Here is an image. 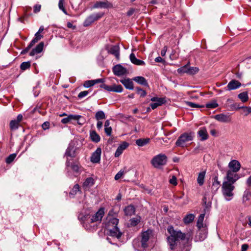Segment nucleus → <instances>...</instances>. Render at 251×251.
<instances>
[{
  "mask_svg": "<svg viewBox=\"0 0 251 251\" xmlns=\"http://www.w3.org/2000/svg\"><path fill=\"white\" fill-rule=\"evenodd\" d=\"M112 211H109L104 223L108 231V235L119 239L121 238L123 233L117 226L119 223V219L114 217L112 215Z\"/></svg>",
  "mask_w": 251,
  "mask_h": 251,
  "instance_id": "nucleus-1",
  "label": "nucleus"
},
{
  "mask_svg": "<svg viewBox=\"0 0 251 251\" xmlns=\"http://www.w3.org/2000/svg\"><path fill=\"white\" fill-rule=\"evenodd\" d=\"M167 230L170 234L167 238L170 248L171 250H174L177 245V241L180 240H184L186 237V235L179 230L174 229L172 226H169Z\"/></svg>",
  "mask_w": 251,
  "mask_h": 251,
  "instance_id": "nucleus-2",
  "label": "nucleus"
},
{
  "mask_svg": "<svg viewBox=\"0 0 251 251\" xmlns=\"http://www.w3.org/2000/svg\"><path fill=\"white\" fill-rule=\"evenodd\" d=\"M234 183L229 181H224L222 185V192L225 200H231L234 196L233 190L235 189Z\"/></svg>",
  "mask_w": 251,
  "mask_h": 251,
  "instance_id": "nucleus-3",
  "label": "nucleus"
},
{
  "mask_svg": "<svg viewBox=\"0 0 251 251\" xmlns=\"http://www.w3.org/2000/svg\"><path fill=\"white\" fill-rule=\"evenodd\" d=\"M194 134L193 132H185L181 134L176 142V146L182 148L187 147L186 143L193 140Z\"/></svg>",
  "mask_w": 251,
  "mask_h": 251,
  "instance_id": "nucleus-4",
  "label": "nucleus"
},
{
  "mask_svg": "<svg viewBox=\"0 0 251 251\" xmlns=\"http://www.w3.org/2000/svg\"><path fill=\"white\" fill-rule=\"evenodd\" d=\"M167 161V156L164 154L160 153L152 158L151 164L154 168H160L161 166L166 165Z\"/></svg>",
  "mask_w": 251,
  "mask_h": 251,
  "instance_id": "nucleus-5",
  "label": "nucleus"
},
{
  "mask_svg": "<svg viewBox=\"0 0 251 251\" xmlns=\"http://www.w3.org/2000/svg\"><path fill=\"white\" fill-rule=\"evenodd\" d=\"M152 235V231L151 229H148L142 233L141 244L143 248L145 249L148 247L149 240Z\"/></svg>",
  "mask_w": 251,
  "mask_h": 251,
  "instance_id": "nucleus-6",
  "label": "nucleus"
},
{
  "mask_svg": "<svg viewBox=\"0 0 251 251\" xmlns=\"http://www.w3.org/2000/svg\"><path fill=\"white\" fill-rule=\"evenodd\" d=\"M75 151L74 147L70 145L66 150L64 156L66 157V166H70V161L69 157L74 158L75 157Z\"/></svg>",
  "mask_w": 251,
  "mask_h": 251,
  "instance_id": "nucleus-7",
  "label": "nucleus"
},
{
  "mask_svg": "<svg viewBox=\"0 0 251 251\" xmlns=\"http://www.w3.org/2000/svg\"><path fill=\"white\" fill-rule=\"evenodd\" d=\"M103 15L102 13H98L92 14L88 17L84 22V25L85 26H89L95 21L100 18Z\"/></svg>",
  "mask_w": 251,
  "mask_h": 251,
  "instance_id": "nucleus-8",
  "label": "nucleus"
},
{
  "mask_svg": "<svg viewBox=\"0 0 251 251\" xmlns=\"http://www.w3.org/2000/svg\"><path fill=\"white\" fill-rule=\"evenodd\" d=\"M104 214V209L101 207L99 209V210L93 215L90 219L91 223L100 222L101 221L102 217Z\"/></svg>",
  "mask_w": 251,
  "mask_h": 251,
  "instance_id": "nucleus-9",
  "label": "nucleus"
},
{
  "mask_svg": "<svg viewBox=\"0 0 251 251\" xmlns=\"http://www.w3.org/2000/svg\"><path fill=\"white\" fill-rule=\"evenodd\" d=\"M239 177L237 174V172L233 171L228 170L226 173V181H229L231 183H234L238 179Z\"/></svg>",
  "mask_w": 251,
  "mask_h": 251,
  "instance_id": "nucleus-10",
  "label": "nucleus"
},
{
  "mask_svg": "<svg viewBox=\"0 0 251 251\" xmlns=\"http://www.w3.org/2000/svg\"><path fill=\"white\" fill-rule=\"evenodd\" d=\"M112 4L107 0L103 1H97L93 6V8H111Z\"/></svg>",
  "mask_w": 251,
  "mask_h": 251,
  "instance_id": "nucleus-11",
  "label": "nucleus"
},
{
  "mask_svg": "<svg viewBox=\"0 0 251 251\" xmlns=\"http://www.w3.org/2000/svg\"><path fill=\"white\" fill-rule=\"evenodd\" d=\"M101 153V149L100 148H98L95 152H94L91 156V161L94 163H99L100 159Z\"/></svg>",
  "mask_w": 251,
  "mask_h": 251,
  "instance_id": "nucleus-12",
  "label": "nucleus"
},
{
  "mask_svg": "<svg viewBox=\"0 0 251 251\" xmlns=\"http://www.w3.org/2000/svg\"><path fill=\"white\" fill-rule=\"evenodd\" d=\"M106 50L108 53L114 55L117 59H119L120 47L118 45L112 46L109 48L107 47Z\"/></svg>",
  "mask_w": 251,
  "mask_h": 251,
  "instance_id": "nucleus-13",
  "label": "nucleus"
},
{
  "mask_svg": "<svg viewBox=\"0 0 251 251\" xmlns=\"http://www.w3.org/2000/svg\"><path fill=\"white\" fill-rule=\"evenodd\" d=\"M114 74L117 76H121L127 73L126 69L122 65L118 64L115 66L113 68Z\"/></svg>",
  "mask_w": 251,
  "mask_h": 251,
  "instance_id": "nucleus-14",
  "label": "nucleus"
},
{
  "mask_svg": "<svg viewBox=\"0 0 251 251\" xmlns=\"http://www.w3.org/2000/svg\"><path fill=\"white\" fill-rule=\"evenodd\" d=\"M241 83L238 80L232 79L228 83L227 85V90L231 91L236 90L241 86Z\"/></svg>",
  "mask_w": 251,
  "mask_h": 251,
  "instance_id": "nucleus-15",
  "label": "nucleus"
},
{
  "mask_svg": "<svg viewBox=\"0 0 251 251\" xmlns=\"http://www.w3.org/2000/svg\"><path fill=\"white\" fill-rule=\"evenodd\" d=\"M229 170L238 172L241 168V164L239 161L236 160H231L228 164Z\"/></svg>",
  "mask_w": 251,
  "mask_h": 251,
  "instance_id": "nucleus-16",
  "label": "nucleus"
},
{
  "mask_svg": "<svg viewBox=\"0 0 251 251\" xmlns=\"http://www.w3.org/2000/svg\"><path fill=\"white\" fill-rule=\"evenodd\" d=\"M221 186L220 182L218 180L217 176H215L212 179L211 191L213 193H215Z\"/></svg>",
  "mask_w": 251,
  "mask_h": 251,
  "instance_id": "nucleus-17",
  "label": "nucleus"
},
{
  "mask_svg": "<svg viewBox=\"0 0 251 251\" xmlns=\"http://www.w3.org/2000/svg\"><path fill=\"white\" fill-rule=\"evenodd\" d=\"M214 119L222 123H227L230 121V116L224 114L216 115Z\"/></svg>",
  "mask_w": 251,
  "mask_h": 251,
  "instance_id": "nucleus-18",
  "label": "nucleus"
},
{
  "mask_svg": "<svg viewBox=\"0 0 251 251\" xmlns=\"http://www.w3.org/2000/svg\"><path fill=\"white\" fill-rule=\"evenodd\" d=\"M128 143L126 142H124L121 144L117 149L115 153V156L119 157L122 153L124 150L128 147Z\"/></svg>",
  "mask_w": 251,
  "mask_h": 251,
  "instance_id": "nucleus-19",
  "label": "nucleus"
},
{
  "mask_svg": "<svg viewBox=\"0 0 251 251\" xmlns=\"http://www.w3.org/2000/svg\"><path fill=\"white\" fill-rule=\"evenodd\" d=\"M103 82H104V79L102 78L87 80L84 83L83 86L84 87L89 88L94 85L96 84Z\"/></svg>",
  "mask_w": 251,
  "mask_h": 251,
  "instance_id": "nucleus-20",
  "label": "nucleus"
},
{
  "mask_svg": "<svg viewBox=\"0 0 251 251\" xmlns=\"http://www.w3.org/2000/svg\"><path fill=\"white\" fill-rule=\"evenodd\" d=\"M44 44L43 42L40 43L35 48L33 49L30 52V56H34L36 54L40 53L43 50Z\"/></svg>",
  "mask_w": 251,
  "mask_h": 251,
  "instance_id": "nucleus-21",
  "label": "nucleus"
},
{
  "mask_svg": "<svg viewBox=\"0 0 251 251\" xmlns=\"http://www.w3.org/2000/svg\"><path fill=\"white\" fill-rule=\"evenodd\" d=\"M130 60L133 64L136 65L142 66L145 65L144 61L137 59L135 54L133 53H131L130 55Z\"/></svg>",
  "mask_w": 251,
  "mask_h": 251,
  "instance_id": "nucleus-22",
  "label": "nucleus"
},
{
  "mask_svg": "<svg viewBox=\"0 0 251 251\" xmlns=\"http://www.w3.org/2000/svg\"><path fill=\"white\" fill-rule=\"evenodd\" d=\"M120 82L125 86V87L128 89H133V83L131 80L129 78L122 79Z\"/></svg>",
  "mask_w": 251,
  "mask_h": 251,
  "instance_id": "nucleus-23",
  "label": "nucleus"
},
{
  "mask_svg": "<svg viewBox=\"0 0 251 251\" xmlns=\"http://www.w3.org/2000/svg\"><path fill=\"white\" fill-rule=\"evenodd\" d=\"M198 136L201 138V140L204 141L208 138V134L205 127L201 128L198 132Z\"/></svg>",
  "mask_w": 251,
  "mask_h": 251,
  "instance_id": "nucleus-24",
  "label": "nucleus"
},
{
  "mask_svg": "<svg viewBox=\"0 0 251 251\" xmlns=\"http://www.w3.org/2000/svg\"><path fill=\"white\" fill-rule=\"evenodd\" d=\"M125 213L127 216H131L134 214L135 208L134 206L129 205L125 207Z\"/></svg>",
  "mask_w": 251,
  "mask_h": 251,
  "instance_id": "nucleus-25",
  "label": "nucleus"
},
{
  "mask_svg": "<svg viewBox=\"0 0 251 251\" xmlns=\"http://www.w3.org/2000/svg\"><path fill=\"white\" fill-rule=\"evenodd\" d=\"M133 80L141 85L148 86L147 80L143 76L135 77L133 78Z\"/></svg>",
  "mask_w": 251,
  "mask_h": 251,
  "instance_id": "nucleus-26",
  "label": "nucleus"
},
{
  "mask_svg": "<svg viewBox=\"0 0 251 251\" xmlns=\"http://www.w3.org/2000/svg\"><path fill=\"white\" fill-rule=\"evenodd\" d=\"M79 117L77 115H69L67 117L62 119L61 122L63 124H67L74 119H78Z\"/></svg>",
  "mask_w": 251,
  "mask_h": 251,
  "instance_id": "nucleus-27",
  "label": "nucleus"
},
{
  "mask_svg": "<svg viewBox=\"0 0 251 251\" xmlns=\"http://www.w3.org/2000/svg\"><path fill=\"white\" fill-rule=\"evenodd\" d=\"M90 136L92 141L96 143L99 142L100 140L99 135L94 130L90 131Z\"/></svg>",
  "mask_w": 251,
  "mask_h": 251,
  "instance_id": "nucleus-28",
  "label": "nucleus"
},
{
  "mask_svg": "<svg viewBox=\"0 0 251 251\" xmlns=\"http://www.w3.org/2000/svg\"><path fill=\"white\" fill-rule=\"evenodd\" d=\"M141 218L140 216H137L135 217L131 218L130 221V226H135L141 222Z\"/></svg>",
  "mask_w": 251,
  "mask_h": 251,
  "instance_id": "nucleus-29",
  "label": "nucleus"
},
{
  "mask_svg": "<svg viewBox=\"0 0 251 251\" xmlns=\"http://www.w3.org/2000/svg\"><path fill=\"white\" fill-rule=\"evenodd\" d=\"M195 217V215L193 214H188L184 217L183 222L185 224H189L193 221Z\"/></svg>",
  "mask_w": 251,
  "mask_h": 251,
  "instance_id": "nucleus-30",
  "label": "nucleus"
},
{
  "mask_svg": "<svg viewBox=\"0 0 251 251\" xmlns=\"http://www.w3.org/2000/svg\"><path fill=\"white\" fill-rule=\"evenodd\" d=\"M205 175V172H201L199 174L198 177L197 178L198 183L201 186L203 184L204 177Z\"/></svg>",
  "mask_w": 251,
  "mask_h": 251,
  "instance_id": "nucleus-31",
  "label": "nucleus"
},
{
  "mask_svg": "<svg viewBox=\"0 0 251 251\" xmlns=\"http://www.w3.org/2000/svg\"><path fill=\"white\" fill-rule=\"evenodd\" d=\"M150 142V139L149 138H145V139H139L136 140V144L140 146V147H143L147 144H148Z\"/></svg>",
  "mask_w": 251,
  "mask_h": 251,
  "instance_id": "nucleus-32",
  "label": "nucleus"
},
{
  "mask_svg": "<svg viewBox=\"0 0 251 251\" xmlns=\"http://www.w3.org/2000/svg\"><path fill=\"white\" fill-rule=\"evenodd\" d=\"M238 97L243 102H245L248 100L249 97L247 92H244L240 93Z\"/></svg>",
  "mask_w": 251,
  "mask_h": 251,
  "instance_id": "nucleus-33",
  "label": "nucleus"
},
{
  "mask_svg": "<svg viewBox=\"0 0 251 251\" xmlns=\"http://www.w3.org/2000/svg\"><path fill=\"white\" fill-rule=\"evenodd\" d=\"M204 216V214H201L199 217L197 224V226H198L199 229H201V227H203V222Z\"/></svg>",
  "mask_w": 251,
  "mask_h": 251,
  "instance_id": "nucleus-34",
  "label": "nucleus"
},
{
  "mask_svg": "<svg viewBox=\"0 0 251 251\" xmlns=\"http://www.w3.org/2000/svg\"><path fill=\"white\" fill-rule=\"evenodd\" d=\"M112 92L121 93L123 91V87L121 85L113 84L111 85Z\"/></svg>",
  "mask_w": 251,
  "mask_h": 251,
  "instance_id": "nucleus-35",
  "label": "nucleus"
},
{
  "mask_svg": "<svg viewBox=\"0 0 251 251\" xmlns=\"http://www.w3.org/2000/svg\"><path fill=\"white\" fill-rule=\"evenodd\" d=\"M9 126L11 130H16L18 128L19 123L15 120H12L10 122Z\"/></svg>",
  "mask_w": 251,
  "mask_h": 251,
  "instance_id": "nucleus-36",
  "label": "nucleus"
},
{
  "mask_svg": "<svg viewBox=\"0 0 251 251\" xmlns=\"http://www.w3.org/2000/svg\"><path fill=\"white\" fill-rule=\"evenodd\" d=\"M159 103L155 102L151 103L150 106L152 109H155L158 106L161 105L162 104L166 102L165 99H159Z\"/></svg>",
  "mask_w": 251,
  "mask_h": 251,
  "instance_id": "nucleus-37",
  "label": "nucleus"
},
{
  "mask_svg": "<svg viewBox=\"0 0 251 251\" xmlns=\"http://www.w3.org/2000/svg\"><path fill=\"white\" fill-rule=\"evenodd\" d=\"M95 118L98 121H99L105 119V115L102 111H99L96 113Z\"/></svg>",
  "mask_w": 251,
  "mask_h": 251,
  "instance_id": "nucleus-38",
  "label": "nucleus"
},
{
  "mask_svg": "<svg viewBox=\"0 0 251 251\" xmlns=\"http://www.w3.org/2000/svg\"><path fill=\"white\" fill-rule=\"evenodd\" d=\"M189 65L187 64V65H184V66L180 67L177 69V72L178 73H187L188 74V70H189Z\"/></svg>",
  "mask_w": 251,
  "mask_h": 251,
  "instance_id": "nucleus-39",
  "label": "nucleus"
},
{
  "mask_svg": "<svg viewBox=\"0 0 251 251\" xmlns=\"http://www.w3.org/2000/svg\"><path fill=\"white\" fill-rule=\"evenodd\" d=\"M251 197V192L249 191L246 190L244 192L243 196V202H245L249 200Z\"/></svg>",
  "mask_w": 251,
  "mask_h": 251,
  "instance_id": "nucleus-40",
  "label": "nucleus"
},
{
  "mask_svg": "<svg viewBox=\"0 0 251 251\" xmlns=\"http://www.w3.org/2000/svg\"><path fill=\"white\" fill-rule=\"evenodd\" d=\"M65 3V0H59L58 2V7L59 9L62 11V12L66 15H67L68 13L64 7V4Z\"/></svg>",
  "mask_w": 251,
  "mask_h": 251,
  "instance_id": "nucleus-41",
  "label": "nucleus"
},
{
  "mask_svg": "<svg viewBox=\"0 0 251 251\" xmlns=\"http://www.w3.org/2000/svg\"><path fill=\"white\" fill-rule=\"evenodd\" d=\"M94 184V179L92 177L87 178L84 181L83 185L86 187L91 186Z\"/></svg>",
  "mask_w": 251,
  "mask_h": 251,
  "instance_id": "nucleus-42",
  "label": "nucleus"
},
{
  "mask_svg": "<svg viewBox=\"0 0 251 251\" xmlns=\"http://www.w3.org/2000/svg\"><path fill=\"white\" fill-rule=\"evenodd\" d=\"M30 67V62H23L20 66V68L23 71H25L27 69H29Z\"/></svg>",
  "mask_w": 251,
  "mask_h": 251,
  "instance_id": "nucleus-43",
  "label": "nucleus"
},
{
  "mask_svg": "<svg viewBox=\"0 0 251 251\" xmlns=\"http://www.w3.org/2000/svg\"><path fill=\"white\" fill-rule=\"evenodd\" d=\"M79 186L78 184H75L73 188V189L71 190V191L70 192V195L71 196H74L75 195L76 193L79 191Z\"/></svg>",
  "mask_w": 251,
  "mask_h": 251,
  "instance_id": "nucleus-44",
  "label": "nucleus"
},
{
  "mask_svg": "<svg viewBox=\"0 0 251 251\" xmlns=\"http://www.w3.org/2000/svg\"><path fill=\"white\" fill-rule=\"evenodd\" d=\"M199 69L195 67H189L188 74L189 75H194L198 72Z\"/></svg>",
  "mask_w": 251,
  "mask_h": 251,
  "instance_id": "nucleus-45",
  "label": "nucleus"
},
{
  "mask_svg": "<svg viewBox=\"0 0 251 251\" xmlns=\"http://www.w3.org/2000/svg\"><path fill=\"white\" fill-rule=\"evenodd\" d=\"M16 156V154L15 153H13L10 155H9L6 158V162L7 164L11 163L15 158Z\"/></svg>",
  "mask_w": 251,
  "mask_h": 251,
  "instance_id": "nucleus-46",
  "label": "nucleus"
},
{
  "mask_svg": "<svg viewBox=\"0 0 251 251\" xmlns=\"http://www.w3.org/2000/svg\"><path fill=\"white\" fill-rule=\"evenodd\" d=\"M206 237V234L205 233H201V232H200L199 235L196 237V240L197 241H203Z\"/></svg>",
  "mask_w": 251,
  "mask_h": 251,
  "instance_id": "nucleus-47",
  "label": "nucleus"
},
{
  "mask_svg": "<svg viewBox=\"0 0 251 251\" xmlns=\"http://www.w3.org/2000/svg\"><path fill=\"white\" fill-rule=\"evenodd\" d=\"M186 103L187 106H188L190 107H192V108H201V107H203V106L200 105L195 103L190 102V101H186Z\"/></svg>",
  "mask_w": 251,
  "mask_h": 251,
  "instance_id": "nucleus-48",
  "label": "nucleus"
},
{
  "mask_svg": "<svg viewBox=\"0 0 251 251\" xmlns=\"http://www.w3.org/2000/svg\"><path fill=\"white\" fill-rule=\"evenodd\" d=\"M136 90L137 91V94L140 95V96L142 97H144L147 95L146 92L145 90L142 89L141 88L137 87L136 88Z\"/></svg>",
  "mask_w": 251,
  "mask_h": 251,
  "instance_id": "nucleus-49",
  "label": "nucleus"
},
{
  "mask_svg": "<svg viewBox=\"0 0 251 251\" xmlns=\"http://www.w3.org/2000/svg\"><path fill=\"white\" fill-rule=\"evenodd\" d=\"M169 182L171 184L176 186L177 184L176 177L175 176H172V178L169 180Z\"/></svg>",
  "mask_w": 251,
  "mask_h": 251,
  "instance_id": "nucleus-50",
  "label": "nucleus"
},
{
  "mask_svg": "<svg viewBox=\"0 0 251 251\" xmlns=\"http://www.w3.org/2000/svg\"><path fill=\"white\" fill-rule=\"evenodd\" d=\"M100 87L108 91H112L111 86L107 85L103 83H101Z\"/></svg>",
  "mask_w": 251,
  "mask_h": 251,
  "instance_id": "nucleus-51",
  "label": "nucleus"
},
{
  "mask_svg": "<svg viewBox=\"0 0 251 251\" xmlns=\"http://www.w3.org/2000/svg\"><path fill=\"white\" fill-rule=\"evenodd\" d=\"M88 94L89 92L88 91H81L78 95V97L79 99H82L86 96Z\"/></svg>",
  "mask_w": 251,
  "mask_h": 251,
  "instance_id": "nucleus-52",
  "label": "nucleus"
},
{
  "mask_svg": "<svg viewBox=\"0 0 251 251\" xmlns=\"http://www.w3.org/2000/svg\"><path fill=\"white\" fill-rule=\"evenodd\" d=\"M79 116L78 119H74L73 120L77 121V124L80 125H82L85 123V120L83 117L80 115H77Z\"/></svg>",
  "mask_w": 251,
  "mask_h": 251,
  "instance_id": "nucleus-53",
  "label": "nucleus"
},
{
  "mask_svg": "<svg viewBox=\"0 0 251 251\" xmlns=\"http://www.w3.org/2000/svg\"><path fill=\"white\" fill-rule=\"evenodd\" d=\"M218 104L216 102H212L207 103L206 106L208 108H214L218 106Z\"/></svg>",
  "mask_w": 251,
  "mask_h": 251,
  "instance_id": "nucleus-54",
  "label": "nucleus"
},
{
  "mask_svg": "<svg viewBox=\"0 0 251 251\" xmlns=\"http://www.w3.org/2000/svg\"><path fill=\"white\" fill-rule=\"evenodd\" d=\"M124 174V172L123 171H120L115 176V180H118L119 179H120L122 176Z\"/></svg>",
  "mask_w": 251,
  "mask_h": 251,
  "instance_id": "nucleus-55",
  "label": "nucleus"
},
{
  "mask_svg": "<svg viewBox=\"0 0 251 251\" xmlns=\"http://www.w3.org/2000/svg\"><path fill=\"white\" fill-rule=\"evenodd\" d=\"M41 8V5L40 4H36L34 6L33 11L35 13L39 12Z\"/></svg>",
  "mask_w": 251,
  "mask_h": 251,
  "instance_id": "nucleus-56",
  "label": "nucleus"
},
{
  "mask_svg": "<svg viewBox=\"0 0 251 251\" xmlns=\"http://www.w3.org/2000/svg\"><path fill=\"white\" fill-rule=\"evenodd\" d=\"M104 131L107 135L110 136L111 134L112 128L111 126L104 127Z\"/></svg>",
  "mask_w": 251,
  "mask_h": 251,
  "instance_id": "nucleus-57",
  "label": "nucleus"
},
{
  "mask_svg": "<svg viewBox=\"0 0 251 251\" xmlns=\"http://www.w3.org/2000/svg\"><path fill=\"white\" fill-rule=\"evenodd\" d=\"M242 108H243L244 109V112H246V115L251 113V107H242Z\"/></svg>",
  "mask_w": 251,
  "mask_h": 251,
  "instance_id": "nucleus-58",
  "label": "nucleus"
},
{
  "mask_svg": "<svg viewBox=\"0 0 251 251\" xmlns=\"http://www.w3.org/2000/svg\"><path fill=\"white\" fill-rule=\"evenodd\" d=\"M231 108H234L235 109H238L240 108H242V107H240L238 103H234L230 105Z\"/></svg>",
  "mask_w": 251,
  "mask_h": 251,
  "instance_id": "nucleus-59",
  "label": "nucleus"
},
{
  "mask_svg": "<svg viewBox=\"0 0 251 251\" xmlns=\"http://www.w3.org/2000/svg\"><path fill=\"white\" fill-rule=\"evenodd\" d=\"M50 127V123L48 122H44L42 125V128L44 129H47Z\"/></svg>",
  "mask_w": 251,
  "mask_h": 251,
  "instance_id": "nucleus-60",
  "label": "nucleus"
},
{
  "mask_svg": "<svg viewBox=\"0 0 251 251\" xmlns=\"http://www.w3.org/2000/svg\"><path fill=\"white\" fill-rule=\"evenodd\" d=\"M159 99H165L164 98H158V97H153L152 98L151 100L152 101L155 102V103H159Z\"/></svg>",
  "mask_w": 251,
  "mask_h": 251,
  "instance_id": "nucleus-61",
  "label": "nucleus"
},
{
  "mask_svg": "<svg viewBox=\"0 0 251 251\" xmlns=\"http://www.w3.org/2000/svg\"><path fill=\"white\" fill-rule=\"evenodd\" d=\"M72 169L75 172H77L79 170V167L77 165L73 164L71 166Z\"/></svg>",
  "mask_w": 251,
  "mask_h": 251,
  "instance_id": "nucleus-62",
  "label": "nucleus"
},
{
  "mask_svg": "<svg viewBox=\"0 0 251 251\" xmlns=\"http://www.w3.org/2000/svg\"><path fill=\"white\" fill-rule=\"evenodd\" d=\"M249 248V245L248 244H243L242 245L241 251H246Z\"/></svg>",
  "mask_w": 251,
  "mask_h": 251,
  "instance_id": "nucleus-63",
  "label": "nucleus"
},
{
  "mask_svg": "<svg viewBox=\"0 0 251 251\" xmlns=\"http://www.w3.org/2000/svg\"><path fill=\"white\" fill-rule=\"evenodd\" d=\"M246 184L248 186L251 187V175L247 178Z\"/></svg>",
  "mask_w": 251,
  "mask_h": 251,
  "instance_id": "nucleus-64",
  "label": "nucleus"
}]
</instances>
